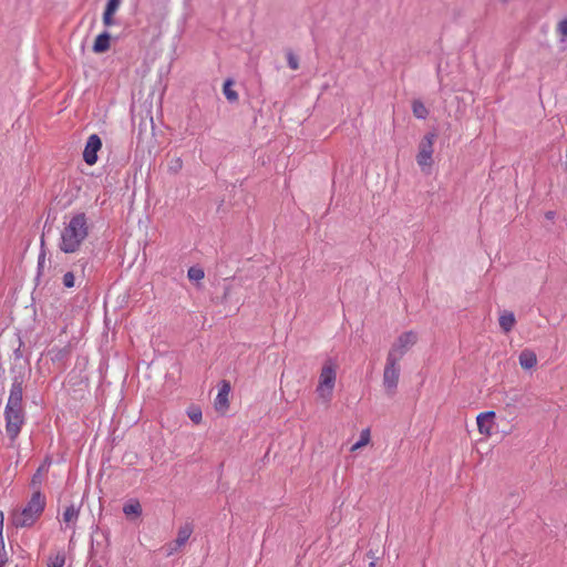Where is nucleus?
Masks as SVG:
<instances>
[{"label": "nucleus", "mask_w": 567, "mask_h": 567, "mask_svg": "<svg viewBox=\"0 0 567 567\" xmlns=\"http://www.w3.org/2000/svg\"><path fill=\"white\" fill-rule=\"evenodd\" d=\"M22 384L23 380L20 377L13 378L4 409L6 432L11 441H14L18 437L25 422V414L22 405Z\"/></svg>", "instance_id": "1"}, {"label": "nucleus", "mask_w": 567, "mask_h": 567, "mask_svg": "<svg viewBox=\"0 0 567 567\" xmlns=\"http://www.w3.org/2000/svg\"><path fill=\"white\" fill-rule=\"evenodd\" d=\"M87 236V216L85 213H75L61 230L59 248L64 254H74L79 251Z\"/></svg>", "instance_id": "2"}, {"label": "nucleus", "mask_w": 567, "mask_h": 567, "mask_svg": "<svg viewBox=\"0 0 567 567\" xmlns=\"http://www.w3.org/2000/svg\"><path fill=\"white\" fill-rule=\"evenodd\" d=\"M45 505V496L40 491H35L23 506L10 512L9 520L16 528L32 527L43 514Z\"/></svg>", "instance_id": "3"}, {"label": "nucleus", "mask_w": 567, "mask_h": 567, "mask_svg": "<svg viewBox=\"0 0 567 567\" xmlns=\"http://www.w3.org/2000/svg\"><path fill=\"white\" fill-rule=\"evenodd\" d=\"M337 382V364L329 359L321 368L316 393L323 403H329L332 399Z\"/></svg>", "instance_id": "4"}, {"label": "nucleus", "mask_w": 567, "mask_h": 567, "mask_svg": "<svg viewBox=\"0 0 567 567\" xmlns=\"http://www.w3.org/2000/svg\"><path fill=\"white\" fill-rule=\"evenodd\" d=\"M417 342V333L410 330L401 333L392 344L386 358L400 361L404 354Z\"/></svg>", "instance_id": "5"}, {"label": "nucleus", "mask_w": 567, "mask_h": 567, "mask_svg": "<svg viewBox=\"0 0 567 567\" xmlns=\"http://www.w3.org/2000/svg\"><path fill=\"white\" fill-rule=\"evenodd\" d=\"M436 138L434 132H430L424 135L419 145V153L416 155V162L419 166L424 171L426 167H431L433 164V145Z\"/></svg>", "instance_id": "6"}, {"label": "nucleus", "mask_w": 567, "mask_h": 567, "mask_svg": "<svg viewBox=\"0 0 567 567\" xmlns=\"http://www.w3.org/2000/svg\"><path fill=\"white\" fill-rule=\"evenodd\" d=\"M400 361L395 359L386 358L384 371H383V385L389 394H393L399 384L400 378Z\"/></svg>", "instance_id": "7"}, {"label": "nucleus", "mask_w": 567, "mask_h": 567, "mask_svg": "<svg viewBox=\"0 0 567 567\" xmlns=\"http://www.w3.org/2000/svg\"><path fill=\"white\" fill-rule=\"evenodd\" d=\"M193 534V525L186 523L178 528L177 537L174 542L166 545V555L172 556L178 551L189 539Z\"/></svg>", "instance_id": "8"}, {"label": "nucleus", "mask_w": 567, "mask_h": 567, "mask_svg": "<svg viewBox=\"0 0 567 567\" xmlns=\"http://www.w3.org/2000/svg\"><path fill=\"white\" fill-rule=\"evenodd\" d=\"M102 147V141L97 134L89 136L84 151L83 159L87 165H94L97 161V152Z\"/></svg>", "instance_id": "9"}, {"label": "nucleus", "mask_w": 567, "mask_h": 567, "mask_svg": "<svg viewBox=\"0 0 567 567\" xmlns=\"http://www.w3.org/2000/svg\"><path fill=\"white\" fill-rule=\"evenodd\" d=\"M495 416H496V414L494 411L482 412L477 415L476 423H477L480 433L485 434V435L492 434V431H493V427L495 424V422H494Z\"/></svg>", "instance_id": "10"}, {"label": "nucleus", "mask_w": 567, "mask_h": 567, "mask_svg": "<svg viewBox=\"0 0 567 567\" xmlns=\"http://www.w3.org/2000/svg\"><path fill=\"white\" fill-rule=\"evenodd\" d=\"M230 392V384L227 381L220 383L217 396L215 398V409L219 412H225L228 409V395Z\"/></svg>", "instance_id": "11"}, {"label": "nucleus", "mask_w": 567, "mask_h": 567, "mask_svg": "<svg viewBox=\"0 0 567 567\" xmlns=\"http://www.w3.org/2000/svg\"><path fill=\"white\" fill-rule=\"evenodd\" d=\"M498 322L502 331L508 333L513 330L516 319L512 311L504 310L499 315Z\"/></svg>", "instance_id": "12"}, {"label": "nucleus", "mask_w": 567, "mask_h": 567, "mask_svg": "<svg viewBox=\"0 0 567 567\" xmlns=\"http://www.w3.org/2000/svg\"><path fill=\"white\" fill-rule=\"evenodd\" d=\"M519 364L523 369L529 370L537 363L536 354L530 350H523L518 357Z\"/></svg>", "instance_id": "13"}, {"label": "nucleus", "mask_w": 567, "mask_h": 567, "mask_svg": "<svg viewBox=\"0 0 567 567\" xmlns=\"http://www.w3.org/2000/svg\"><path fill=\"white\" fill-rule=\"evenodd\" d=\"M110 39L111 37L106 31L99 34L94 41L93 51L95 53H103L107 51L110 49Z\"/></svg>", "instance_id": "14"}, {"label": "nucleus", "mask_w": 567, "mask_h": 567, "mask_svg": "<svg viewBox=\"0 0 567 567\" xmlns=\"http://www.w3.org/2000/svg\"><path fill=\"white\" fill-rule=\"evenodd\" d=\"M79 514H80V511L78 507H75V505H70L68 506L64 512H63V522L69 526V527H74L78 518H79Z\"/></svg>", "instance_id": "15"}, {"label": "nucleus", "mask_w": 567, "mask_h": 567, "mask_svg": "<svg viewBox=\"0 0 567 567\" xmlns=\"http://www.w3.org/2000/svg\"><path fill=\"white\" fill-rule=\"evenodd\" d=\"M3 513L0 511V567H6L9 557L6 550L4 540H3Z\"/></svg>", "instance_id": "16"}, {"label": "nucleus", "mask_w": 567, "mask_h": 567, "mask_svg": "<svg viewBox=\"0 0 567 567\" xmlns=\"http://www.w3.org/2000/svg\"><path fill=\"white\" fill-rule=\"evenodd\" d=\"M123 513L126 516H140L142 514V506L137 499H130L123 506Z\"/></svg>", "instance_id": "17"}, {"label": "nucleus", "mask_w": 567, "mask_h": 567, "mask_svg": "<svg viewBox=\"0 0 567 567\" xmlns=\"http://www.w3.org/2000/svg\"><path fill=\"white\" fill-rule=\"evenodd\" d=\"M412 112L416 118L425 120L429 115V111L420 100H414L412 103Z\"/></svg>", "instance_id": "18"}, {"label": "nucleus", "mask_w": 567, "mask_h": 567, "mask_svg": "<svg viewBox=\"0 0 567 567\" xmlns=\"http://www.w3.org/2000/svg\"><path fill=\"white\" fill-rule=\"evenodd\" d=\"M187 277L192 281L199 282L205 277V272L200 267L193 266L188 269Z\"/></svg>", "instance_id": "19"}, {"label": "nucleus", "mask_w": 567, "mask_h": 567, "mask_svg": "<svg viewBox=\"0 0 567 567\" xmlns=\"http://www.w3.org/2000/svg\"><path fill=\"white\" fill-rule=\"evenodd\" d=\"M65 564V555L63 551H59L55 555L50 556L48 567H63Z\"/></svg>", "instance_id": "20"}, {"label": "nucleus", "mask_w": 567, "mask_h": 567, "mask_svg": "<svg viewBox=\"0 0 567 567\" xmlns=\"http://www.w3.org/2000/svg\"><path fill=\"white\" fill-rule=\"evenodd\" d=\"M369 441H370V431L368 429H365L361 432L360 440L351 446V451L353 452V451L361 449L362 446L367 445L369 443Z\"/></svg>", "instance_id": "21"}, {"label": "nucleus", "mask_w": 567, "mask_h": 567, "mask_svg": "<svg viewBox=\"0 0 567 567\" xmlns=\"http://www.w3.org/2000/svg\"><path fill=\"white\" fill-rule=\"evenodd\" d=\"M231 81L230 80H227L225 83H224V94L226 96V99L230 102H234V101H237L238 99V94L236 91L231 90Z\"/></svg>", "instance_id": "22"}, {"label": "nucleus", "mask_w": 567, "mask_h": 567, "mask_svg": "<svg viewBox=\"0 0 567 567\" xmlns=\"http://www.w3.org/2000/svg\"><path fill=\"white\" fill-rule=\"evenodd\" d=\"M557 32L560 37V42L567 43V17L559 21Z\"/></svg>", "instance_id": "23"}, {"label": "nucleus", "mask_w": 567, "mask_h": 567, "mask_svg": "<svg viewBox=\"0 0 567 567\" xmlns=\"http://www.w3.org/2000/svg\"><path fill=\"white\" fill-rule=\"evenodd\" d=\"M182 167H183L182 158L175 157L169 162L168 172L176 174L182 169Z\"/></svg>", "instance_id": "24"}, {"label": "nucleus", "mask_w": 567, "mask_h": 567, "mask_svg": "<svg viewBox=\"0 0 567 567\" xmlns=\"http://www.w3.org/2000/svg\"><path fill=\"white\" fill-rule=\"evenodd\" d=\"M188 414V417L194 422V423H199L202 421V411L199 408H192L188 410L187 412Z\"/></svg>", "instance_id": "25"}, {"label": "nucleus", "mask_w": 567, "mask_h": 567, "mask_svg": "<svg viewBox=\"0 0 567 567\" xmlns=\"http://www.w3.org/2000/svg\"><path fill=\"white\" fill-rule=\"evenodd\" d=\"M121 1L122 0H107L104 12L114 14L120 8Z\"/></svg>", "instance_id": "26"}, {"label": "nucleus", "mask_w": 567, "mask_h": 567, "mask_svg": "<svg viewBox=\"0 0 567 567\" xmlns=\"http://www.w3.org/2000/svg\"><path fill=\"white\" fill-rule=\"evenodd\" d=\"M287 63L291 70H297L299 68L298 58L291 51H288L287 53Z\"/></svg>", "instance_id": "27"}, {"label": "nucleus", "mask_w": 567, "mask_h": 567, "mask_svg": "<svg viewBox=\"0 0 567 567\" xmlns=\"http://www.w3.org/2000/svg\"><path fill=\"white\" fill-rule=\"evenodd\" d=\"M62 281L66 288H72L74 286V281H75V277H74L73 272H71V271L65 272L63 275Z\"/></svg>", "instance_id": "28"}, {"label": "nucleus", "mask_w": 567, "mask_h": 567, "mask_svg": "<svg viewBox=\"0 0 567 567\" xmlns=\"http://www.w3.org/2000/svg\"><path fill=\"white\" fill-rule=\"evenodd\" d=\"M103 23L105 27H112L115 21L113 20V14L109 12L103 13Z\"/></svg>", "instance_id": "29"}, {"label": "nucleus", "mask_w": 567, "mask_h": 567, "mask_svg": "<svg viewBox=\"0 0 567 567\" xmlns=\"http://www.w3.org/2000/svg\"><path fill=\"white\" fill-rule=\"evenodd\" d=\"M45 262V252L42 250L38 257V268L41 269Z\"/></svg>", "instance_id": "30"}, {"label": "nucleus", "mask_w": 567, "mask_h": 567, "mask_svg": "<svg viewBox=\"0 0 567 567\" xmlns=\"http://www.w3.org/2000/svg\"><path fill=\"white\" fill-rule=\"evenodd\" d=\"M545 216H546V218H547V219H553V218L555 217V213H554V212H551V210H549V212H547V213L545 214Z\"/></svg>", "instance_id": "31"}, {"label": "nucleus", "mask_w": 567, "mask_h": 567, "mask_svg": "<svg viewBox=\"0 0 567 567\" xmlns=\"http://www.w3.org/2000/svg\"><path fill=\"white\" fill-rule=\"evenodd\" d=\"M501 2H503V3H508V2H509V0H501Z\"/></svg>", "instance_id": "32"}]
</instances>
